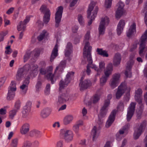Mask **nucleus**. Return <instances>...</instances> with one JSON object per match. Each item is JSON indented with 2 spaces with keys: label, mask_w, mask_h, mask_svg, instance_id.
I'll use <instances>...</instances> for the list:
<instances>
[{
  "label": "nucleus",
  "mask_w": 147,
  "mask_h": 147,
  "mask_svg": "<svg viewBox=\"0 0 147 147\" xmlns=\"http://www.w3.org/2000/svg\"><path fill=\"white\" fill-rule=\"evenodd\" d=\"M90 38V32L88 31L84 36V42L85 43V46L83 49V55L84 57L87 56L90 62H92L91 59L90 54L92 51V47L90 45L88 40Z\"/></svg>",
  "instance_id": "1"
},
{
  "label": "nucleus",
  "mask_w": 147,
  "mask_h": 147,
  "mask_svg": "<svg viewBox=\"0 0 147 147\" xmlns=\"http://www.w3.org/2000/svg\"><path fill=\"white\" fill-rule=\"evenodd\" d=\"M59 136L61 138L64 139L66 142H69L73 140V134L71 130L63 128L60 130Z\"/></svg>",
  "instance_id": "2"
},
{
  "label": "nucleus",
  "mask_w": 147,
  "mask_h": 147,
  "mask_svg": "<svg viewBox=\"0 0 147 147\" xmlns=\"http://www.w3.org/2000/svg\"><path fill=\"white\" fill-rule=\"evenodd\" d=\"M30 68V65L28 64L25 65L23 67L19 69L16 75V80L20 81L24 77L25 79L28 76L27 69H29Z\"/></svg>",
  "instance_id": "3"
},
{
  "label": "nucleus",
  "mask_w": 147,
  "mask_h": 147,
  "mask_svg": "<svg viewBox=\"0 0 147 147\" xmlns=\"http://www.w3.org/2000/svg\"><path fill=\"white\" fill-rule=\"evenodd\" d=\"M130 88L127 87L125 83H122L118 87L116 93V98L117 99H119L127 90L128 92L130 91Z\"/></svg>",
  "instance_id": "4"
},
{
  "label": "nucleus",
  "mask_w": 147,
  "mask_h": 147,
  "mask_svg": "<svg viewBox=\"0 0 147 147\" xmlns=\"http://www.w3.org/2000/svg\"><path fill=\"white\" fill-rule=\"evenodd\" d=\"M40 11L44 14L43 21L44 23L47 24L49 21L51 12L49 9L47 8L45 5H42L40 9Z\"/></svg>",
  "instance_id": "5"
},
{
  "label": "nucleus",
  "mask_w": 147,
  "mask_h": 147,
  "mask_svg": "<svg viewBox=\"0 0 147 147\" xmlns=\"http://www.w3.org/2000/svg\"><path fill=\"white\" fill-rule=\"evenodd\" d=\"M112 97V95L111 94H109L107 96L108 99L105 101L103 106L102 107L100 112V114L99 116L101 117H104L106 115L108 110V107L109 106L111 99Z\"/></svg>",
  "instance_id": "6"
},
{
  "label": "nucleus",
  "mask_w": 147,
  "mask_h": 147,
  "mask_svg": "<svg viewBox=\"0 0 147 147\" xmlns=\"http://www.w3.org/2000/svg\"><path fill=\"white\" fill-rule=\"evenodd\" d=\"M53 69V67L50 66L47 70L43 68H41L40 70V73L41 74L44 75L46 73L47 74L46 76L48 80H50L52 84L54 83L53 78L54 76V75L51 72Z\"/></svg>",
  "instance_id": "7"
},
{
  "label": "nucleus",
  "mask_w": 147,
  "mask_h": 147,
  "mask_svg": "<svg viewBox=\"0 0 147 147\" xmlns=\"http://www.w3.org/2000/svg\"><path fill=\"white\" fill-rule=\"evenodd\" d=\"M120 77L119 74H115L113 75L109 82V85L112 89H114L118 85L120 82Z\"/></svg>",
  "instance_id": "8"
},
{
  "label": "nucleus",
  "mask_w": 147,
  "mask_h": 147,
  "mask_svg": "<svg viewBox=\"0 0 147 147\" xmlns=\"http://www.w3.org/2000/svg\"><path fill=\"white\" fill-rule=\"evenodd\" d=\"M16 89L15 82H11L10 86L9 87L7 97L8 100H10L13 98Z\"/></svg>",
  "instance_id": "9"
},
{
  "label": "nucleus",
  "mask_w": 147,
  "mask_h": 147,
  "mask_svg": "<svg viewBox=\"0 0 147 147\" xmlns=\"http://www.w3.org/2000/svg\"><path fill=\"white\" fill-rule=\"evenodd\" d=\"M31 103L30 101L27 102L26 105L24 107L22 111V117L24 119H28L29 118Z\"/></svg>",
  "instance_id": "10"
},
{
  "label": "nucleus",
  "mask_w": 147,
  "mask_h": 147,
  "mask_svg": "<svg viewBox=\"0 0 147 147\" xmlns=\"http://www.w3.org/2000/svg\"><path fill=\"white\" fill-rule=\"evenodd\" d=\"M63 10V7L62 6H59L57 8V11L55 13V17L56 27H57L59 26L62 17Z\"/></svg>",
  "instance_id": "11"
},
{
  "label": "nucleus",
  "mask_w": 147,
  "mask_h": 147,
  "mask_svg": "<svg viewBox=\"0 0 147 147\" xmlns=\"http://www.w3.org/2000/svg\"><path fill=\"white\" fill-rule=\"evenodd\" d=\"M147 39V30L144 34L141 36L140 38L141 43L139 47V54L141 56L142 55L144 50L145 47V42Z\"/></svg>",
  "instance_id": "12"
},
{
  "label": "nucleus",
  "mask_w": 147,
  "mask_h": 147,
  "mask_svg": "<svg viewBox=\"0 0 147 147\" xmlns=\"http://www.w3.org/2000/svg\"><path fill=\"white\" fill-rule=\"evenodd\" d=\"M73 72H69L66 75V78L64 80H61L59 83V89L61 90L64 87L67 86L70 82V77L71 75H73Z\"/></svg>",
  "instance_id": "13"
},
{
  "label": "nucleus",
  "mask_w": 147,
  "mask_h": 147,
  "mask_svg": "<svg viewBox=\"0 0 147 147\" xmlns=\"http://www.w3.org/2000/svg\"><path fill=\"white\" fill-rule=\"evenodd\" d=\"M30 77L28 75L27 77L26 78L23 82L22 84L20 86V92L22 95H25L28 89V86L29 83Z\"/></svg>",
  "instance_id": "14"
},
{
  "label": "nucleus",
  "mask_w": 147,
  "mask_h": 147,
  "mask_svg": "<svg viewBox=\"0 0 147 147\" xmlns=\"http://www.w3.org/2000/svg\"><path fill=\"white\" fill-rule=\"evenodd\" d=\"M145 125L146 123L144 122L135 128L134 135V139H137L139 138L142 132L143 127Z\"/></svg>",
  "instance_id": "15"
},
{
  "label": "nucleus",
  "mask_w": 147,
  "mask_h": 147,
  "mask_svg": "<svg viewBox=\"0 0 147 147\" xmlns=\"http://www.w3.org/2000/svg\"><path fill=\"white\" fill-rule=\"evenodd\" d=\"M134 55L131 56L130 57V61L127 63V65L126 67V70L125 73V76L127 77L130 78L131 76L130 70L131 67L134 63L133 59L134 58Z\"/></svg>",
  "instance_id": "16"
},
{
  "label": "nucleus",
  "mask_w": 147,
  "mask_h": 147,
  "mask_svg": "<svg viewBox=\"0 0 147 147\" xmlns=\"http://www.w3.org/2000/svg\"><path fill=\"white\" fill-rule=\"evenodd\" d=\"M136 105L135 102H131L128 108L127 115V120L128 121L130 120L134 114Z\"/></svg>",
  "instance_id": "17"
},
{
  "label": "nucleus",
  "mask_w": 147,
  "mask_h": 147,
  "mask_svg": "<svg viewBox=\"0 0 147 147\" xmlns=\"http://www.w3.org/2000/svg\"><path fill=\"white\" fill-rule=\"evenodd\" d=\"M84 79V78L83 77L81 78L79 84L80 89L81 90H83L87 89L91 85V82L89 80L86 79L83 80Z\"/></svg>",
  "instance_id": "18"
},
{
  "label": "nucleus",
  "mask_w": 147,
  "mask_h": 147,
  "mask_svg": "<svg viewBox=\"0 0 147 147\" xmlns=\"http://www.w3.org/2000/svg\"><path fill=\"white\" fill-rule=\"evenodd\" d=\"M69 99L71 100V99L68 94H62L58 96L57 104L58 105L63 104Z\"/></svg>",
  "instance_id": "19"
},
{
  "label": "nucleus",
  "mask_w": 147,
  "mask_h": 147,
  "mask_svg": "<svg viewBox=\"0 0 147 147\" xmlns=\"http://www.w3.org/2000/svg\"><path fill=\"white\" fill-rule=\"evenodd\" d=\"M38 68V66L36 65H32L31 66L30 65V68L27 70L28 75L30 78V77H34L37 75Z\"/></svg>",
  "instance_id": "20"
},
{
  "label": "nucleus",
  "mask_w": 147,
  "mask_h": 147,
  "mask_svg": "<svg viewBox=\"0 0 147 147\" xmlns=\"http://www.w3.org/2000/svg\"><path fill=\"white\" fill-rule=\"evenodd\" d=\"M117 6L118 8L116 12V17L117 18H119L123 13V7L124 4L121 2H119Z\"/></svg>",
  "instance_id": "21"
},
{
  "label": "nucleus",
  "mask_w": 147,
  "mask_h": 147,
  "mask_svg": "<svg viewBox=\"0 0 147 147\" xmlns=\"http://www.w3.org/2000/svg\"><path fill=\"white\" fill-rule=\"evenodd\" d=\"M142 91L140 88H138L135 91V99L140 104L142 103Z\"/></svg>",
  "instance_id": "22"
},
{
  "label": "nucleus",
  "mask_w": 147,
  "mask_h": 147,
  "mask_svg": "<svg viewBox=\"0 0 147 147\" xmlns=\"http://www.w3.org/2000/svg\"><path fill=\"white\" fill-rule=\"evenodd\" d=\"M116 113V110H114L111 112L109 119L107 121L105 126L107 127H109L114 121Z\"/></svg>",
  "instance_id": "23"
},
{
  "label": "nucleus",
  "mask_w": 147,
  "mask_h": 147,
  "mask_svg": "<svg viewBox=\"0 0 147 147\" xmlns=\"http://www.w3.org/2000/svg\"><path fill=\"white\" fill-rule=\"evenodd\" d=\"M51 110L49 108H46L43 109L40 113V116L43 119H45L50 114Z\"/></svg>",
  "instance_id": "24"
},
{
  "label": "nucleus",
  "mask_w": 147,
  "mask_h": 147,
  "mask_svg": "<svg viewBox=\"0 0 147 147\" xmlns=\"http://www.w3.org/2000/svg\"><path fill=\"white\" fill-rule=\"evenodd\" d=\"M125 24V21L123 20H121L119 23L117 29V33L118 35H120L122 32Z\"/></svg>",
  "instance_id": "25"
},
{
  "label": "nucleus",
  "mask_w": 147,
  "mask_h": 147,
  "mask_svg": "<svg viewBox=\"0 0 147 147\" xmlns=\"http://www.w3.org/2000/svg\"><path fill=\"white\" fill-rule=\"evenodd\" d=\"M113 70V65L111 63H109L107 66L104 71L105 76L108 78L111 73Z\"/></svg>",
  "instance_id": "26"
},
{
  "label": "nucleus",
  "mask_w": 147,
  "mask_h": 147,
  "mask_svg": "<svg viewBox=\"0 0 147 147\" xmlns=\"http://www.w3.org/2000/svg\"><path fill=\"white\" fill-rule=\"evenodd\" d=\"M30 125L27 123H24L20 129L21 133L24 135L27 134L29 131Z\"/></svg>",
  "instance_id": "27"
},
{
  "label": "nucleus",
  "mask_w": 147,
  "mask_h": 147,
  "mask_svg": "<svg viewBox=\"0 0 147 147\" xmlns=\"http://www.w3.org/2000/svg\"><path fill=\"white\" fill-rule=\"evenodd\" d=\"M136 32V24L135 23H133L131 25L130 28L127 33V35L128 37H130L135 33Z\"/></svg>",
  "instance_id": "28"
},
{
  "label": "nucleus",
  "mask_w": 147,
  "mask_h": 147,
  "mask_svg": "<svg viewBox=\"0 0 147 147\" xmlns=\"http://www.w3.org/2000/svg\"><path fill=\"white\" fill-rule=\"evenodd\" d=\"M58 47L57 45L56 44L52 50L50 57V61L51 62L53 61L58 55Z\"/></svg>",
  "instance_id": "29"
},
{
  "label": "nucleus",
  "mask_w": 147,
  "mask_h": 147,
  "mask_svg": "<svg viewBox=\"0 0 147 147\" xmlns=\"http://www.w3.org/2000/svg\"><path fill=\"white\" fill-rule=\"evenodd\" d=\"M121 60V56L119 53H116L114 56L113 59V63L114 65L116 66L119 65Z\"/></svg>",
  "instance_id": "30"
},
{
  "label": "nucleus",
  "mask_w": 147,
  "mask_h": 147,
  "mask_svg": "<svg viewBox=\"0 0 147 147\" xmlns=\"http://www.w3.org/2000/svg\"><path fill=\"white\" fill-rule=\"evenodd\" d=\"M73 119V116L71 115H68L65 116L63 119V123L65 125L69 124Z\"/></svg>",
  "instance_id": "31"
},
{
  "label": "nucleus",
  "mask_w": 147,
  "mask_h": 147,
  "mask_svg": "<svg viewBox=\"0 0 147 147\" xmlns=\"http://www.w3.org/2000/svg\"><path fill=\"white\" fill-rule=\"evenodd\" d=\"M99 132L96 126H94L92 130L91 135L92 137V140H95L98 136Z\"/></svg>",
  "instance_id": "32"
},
{
  "label": "nucleus",
  "mask_w": 147,
  "mask_h": 147,
  "mask_svg": "<svg viewBox=\"0 0 147 147\" xmlns=\"http://www.w3.org/2000/svg\"><path fill=\"white\" fill-rule=\"evenodd\" d=\"M72 45L71 43L68 42L65 51V55L66 57H69L72 52Z\"/></svg>",
  "instance_id": "33"
},
{
  "label": "nucleus",
  "mask_w": 147,
  "mask_h": 147,
  "mask_svg": "<svg viewBox=\"0 0 147 147\" xmlns=\"http://www.w3.org/2000/svg\"><path fill=\"white\" fill-rule=\"evenodd\" d=\"M66 63V60H64L61 61L58 66L56 67L55 72H56L57 70H59L61 71L63 70L65 66Z\"/></svg>",
  "instance_id": "34"
},
{
  "label": "nucleus",
  "mask_w": 147,
  "mask_h": 147,
  "mask_svg": "<svg viewBox=\"0 0 147 147\" xmlns=\"http://www.w3.org/2000/svg\"><path fill=\"white\" fill-rule=\"evenodd\" d=\"M102 21L101 22H100V25L98 28L99 34L103 35L105 33L106 26H104L102 24Z\"/></svg>",
  "instance_id": "35"
},
{
  "label": "nucleus",
  "mask_w": 147,
  "mask_h": 147,
  "mask_svg": "<svg viewBox=\"0 0 147 147\" xmlns=\"http://www.w3.org/2000/svg\"><path fill=\"white\" fill-rule=\"evenodd\" d=\"M87 56L86 55V57H84L83 56V57L84 58V59L87 61V62L88 63V64L87 65V70H86V72L88 75H89L90 72H91V70L90 69V64H91L92 63V57H91V54H90V57H91V60H92V62H90V59H89L87 57Z\"/></svg>",
  "instance_id": "36"
},
{
  "label": "nucleus",
  "mask_w": 147,
  "mask_h": 147,
  "mask_svg": "<svg viewBox=\"0 0 147 147\" xmlns=\"http://www.w3.org/2000/svg\"><path fill=\"white\" fill-rule=\"evenodd\" d=\"M96 4V3L94 2H92L89 4L88 9L87 10V17L90 18L91 14V12L92 10Z\"/></svg>",
  "instance_id": "37"
},
{
  "label": "nucleus",
  "mask_w": 147,
  "mask_h": 147,
  "mask_svg": "<svg viewBox=\"0 0 147 147\" xmlns=\"http://www.w3.org/2000/svg\"><path fill=\"white\" fill-rule=\"evenodd\" d=\"M96 51L98 54L99 55L104 57H108L109 55L107 52L105 50H103L102 49L97 48Z\"/></svg>",
  "instance_id": "38"
},
{
  "label": "nucleus",
  "mask_w": 147,
  "mask_h": 147,
  "mask_svg": "<svg viewBox=\"0 0 147 147\" xmlns=\"http://www.w3.org/2000/svg\"><path fill=\"white\" fill-rule=\"evenodd\" d=\"M98 10V7L97 6H96L94 8V11L93 12V15L91 17L90 20L88 22L89 25H90L92 24V21L95 18L96 16Z\"/></svg>",
  "instance_id": "39"
},
{
  "label": "nucleus",
  "mask_w": 147,
  "mask_h": 147,
  "mask_svg": "<svg viewBox=\"0 0 147 147\" xmlns=\"http://www.w3.org/2000/svg\"><path fill=\"white\" fill-rule=\"evenodd\" d=\"M40 134V131L35 129L31 130L29 133V136L31 137H33L34 136H36L37 137Z\"/></svg>",
  "instance_id": "40"
},
{
  "label": "nucleus",
  "mask_w": 147,
  "mask_h": 147,
  "mask_svg": "<svg viewBox=\"0 0 147 147\" xmlns=\"http://www.w3.org/2000/svg\"><path fill=\"white\" fill-rule=\"evenodd\" d=\"M48 34L47 31L45 30H43L40 35L38 36L37 39L39 41H41Z\"/></svg>",
  "instance_id": "41"
},
{
  "label": "nucleus",
  "mask_w": 147,
  "mask_h": 147,
  "mask_svg": "<svg viewBox=\"0 0 147 147\" xmlns=\"http://www.w3.org/2000/svg\"><path fill=\"white\" fill-rule=\"evenodd\" d=\"M26 28V26L23 23L22 21L20 22L19 24L17 27V30L18 31L21 30L24 31L25 30Z\"/></svg>",
  "instance_id": "42"
},
{
  "label": "nucleus",
  "mask_w": 147,
  "mask_h": 147,
  "mask_svg": "<svg viewBox=\"0 0 147 147\" xmlns=\"http://www.w3.org/2000/svg\"><path fill=\"white\" fill-rule=\"evenodd\" d=\"M102 21V24L104 26H106L109 24V18L107 16H105L101 18L100 22Z\"/></svg>",
  "instance_id": "43"
},
{
  "label": "nucleus",
  "mask_w": 147,
  "mask_h": 147,
  "mask_svg": "<svg viewBox=\"0 0 147 147\" xmlns=\"http://www.w3.org/2000/svg\"><path fill=\"white\" fill-rule=\"evenodd\" d=\"M18 143V139L15 138L11 141L10 147H17Z\"/></svg>",
  "instance_id": "44"
},
{
  "label": "nucleus",
  "mask_w": 147,
  "mask_h": 147,
  "mask_svg": "<svg viewBox=\"0 0 147 147\" xmlns=\"http://www.w3.org/2000/svg\"><path fill=\"white\" fill-rule=\"evenodd\" d=\"M108 78L105 76H102L100 79V86H104L107 82Z\"/></svg>",
  "instance_id": "45"
},
{
  "label": "nucleus",
  "mask_w": 147,
  "mask_h": 147,
  "mask_svg": "<svg viewBox=\"0 0 147 147\" xmlns=\"http://www.w3.org/2000/svg\"><path fill=\"white\" fill-rule=\"evenodd\" d=\"M105 63L104 62H101L99 63V68H98L97 72L98 73L101 72L105 68Z\"/></svg>",
  "instance_id": "46"
},
{
  "label": "nucleus",
  "mask_w": 147,
  "mask_h": 147,
  "mask_svg": "<svg viewBox=\"0 0 147 147\" xmlns=\"http://www.w3.org/2000/svg\"><path fill=\"white\" fill-rule=\"evenodd\" d=\"M21 107V102L20 100H18L16 101L14 105V109L18 111Z\"/></svg>",
  "instance_id": "47"
},
{
  "label": "nucleus",
  "mask_w": 147,
  "mask_h": 147,
  "mask_svg": "<svg viewBox=\"0 0 147 147\" xmlns=\"http://www.w3.org/2000/svg\"><path fill=\"white\" fill-rule=\"evenodd\" d=\"M78 19L80 24L82 26H83L84 23V21L82 16L81 14L78 16Z\"/></svg>",
  "instance_id": "48"
},
{
  "label": "nucleus",
  "mask_w": 147,
  "mask_h": 147,
  "mask_svg": "<svg viewBox=\"0 0 147 147\" xmlns=\"http://www.w3.org/2000/svg\"><path fill=\"white\" fill-rule=\"evenodd\" d=\"M40 50L38 49H35L31 52V54L34 55L35 57H38L39 56L40 53Z\"/></svg>",
  "instance_id": "49"
},
{
  "label": "nucleus",
  "mask_w": 147,
  "mask_h": 147,
  "mask_svg": "<svg viewBox=\"0 0 147 147\" xmlns=\"http://www.w3.org/2000/svg\"><path fill=\"white\" fill-rule=\"evenodd\" d=\"M18 111L14 109L10 111L9 112L10 118L11 119H13L14 116L16 115V113Z\"/></svg>",
  "instance_id": "50"
},
{
  "label": "nucleus",
  "mask_w": 147,
  "mask_h": 147,
  "mask_svg": "<svg viewBox=\"0 0 147 147\" xmlns=\"http://www.w3.org/2000/svg\"><path fill=\"white\" fill-rule=\"evenodd\" d=\"M87 109L84 107L82 110V115L84 118L85 119H88V117L86 115L87 113Z\"/></svg>",
  "instance_id": "51"
},
{
  "label": "nucleus",
  "mask_w": 147,
  "mask_h": 147,
  "mask_svg": "<svg viewBox=\"0 0 147 147\" xmlns=\"http://www.w3.org/2000/svg\"><path fill=\"white\" fill-rule=\"evenodd\" d=\"M112 0H105V7L107 8L110 7L111 5Z\"/></svg>",
  "instance_id": "52"
},
{
  "label": "nucleus",
  "mask_w": 147,
  "mask_h": 147,
  "mask_svg": "<svg viewBox=\"0 0 147 147\" xmlns=\"http://www.w3.org/2000/svg\"><path fill=\"white\" fill-rule=\"evenodd\" d=\"M31 53H26L24 56V62H26L30 58L31 55Z\"/></svg>",
  "instance_id": "53"
},
{
  "label": "nucleus",
  "mask_w": 147,
  "mask_h": 147,
  "mask_svg": "<svg viewBox=\"0 0 147 147\" xmlns=\"http://www.w3.org/2000/svg\"><path fill=\"white\" fill-rule=\"evenodd\" d=\"M7 34V32H2L0 33V42L4 40V37Z\"/></svg>",
  "instance_id": "54"
},
{
  "label": "nucleus",
  "mask_w": 147,
  "mask_h": 147,
  "mask_svg": "<svg viewBox=\"0 0 147 147\" xmlns=\"http://www.w3.org/2000/svg\"><path fill=\"white\" fill-rule=\"evenodd\" d=\"M32 143L29 141H26L25 142L22 147H31Z\"/></svg>",
  "instance_id": "55"
},
{
  "label": "nucleus",
  "mask_w": 147,
  "mask_h": 147,
  "mask_svg": "<svg viewBox=\"0 0 147 147\" xmlns=\"http://www.w3.org/2000/svg\"><path fill=\"white\" fill-rule=\"evenodd\" d=\"M36 91L39 92L41 88V83L40 81H38L36 86Z\"/></svg>",
  "instance_id": "56"
},
{
  "label": "nucleus",
  "mask_w": 147,
  "mask_h": 147,
  "mask_svg": "<svg viewBox=\"0 0 147 147\" xmlns=\"http://www.w3.org/2000/svg\"><path fill=\"white\" fill-rule=\"evenodd\" d=\"M6 50L5 53L6 54L9 55L12 52V50L10 48V46H8L5 48Z\"/></svg>",
  "instance_id": "57"
},
{
  "label": "nucleus",
  "mask_w": 147,
  "mask_h": 147,
  "mask_svg": "<svg viewBox=\"0 0 147 147\" xmlns=\"http://www.w3.org/2000/svg\"><path fill=\"white\" fill-rule=\"evenodd\" d=\"M63 141L61 140L58 141L56 142L55 147H63Z\"/></svg>",
  "instance_id": "58"
},
{
  "label": "nucleus",
  "mask_w": 147,
  "mask_h": 147,
  "mask_svg": "<svg viewBox=\"0 0 147 147\" xmlns=\"http://www.w3.org/2000/svg\"><path fill=\"white\" fill-rule=\"evenodd\" d=\"M125 130V129L123 128L122 129H121L119 131V133H117V134L116 136L117 138V139L118 140H119V138H120V137L119 135L123 134Z\"/></svg>",
  "instance_id": "59"
},
{
  "label": "nucleus",
  "mask_w": 147,
  "mask_h": 147,
  "mask_svg": "<svg viewBox=\"0 0 147 147\" xmlns=\"http://www.w3.org/2000/svg\"><path fill=\"white\" fill-rule=\"evenodd\" d=\"M4 26L6 27L7 26L9 25L10 24V21L7 19L5 15L4 16Z\"/></svg>",
  "instance_id": "60"
},
{
  "label": "nucleus",
  "mask_w": 147,
  "mask_h": 147,
  "mask_svg": "<svg viewBox=\"0 0 147 147\" xmlns=\"http://www.w3.org/2000/svg\"><path fill=\"white\" fill-rule=\"evenodd\" d=\"M124 106L122 102L119 103L117 107L118 109L121 111H123V110Z\"/></svg>",
  "instance_id": "61"
},
{
  "label": "nucleus",
  "mask_w": 147,
  "mask_h": 147,
  "mask_svg": "<svg viewBox=\"0 0 147 147\" xmlns=\"http://www.w3.org/2000/svg\"><path fill=\"white\" fill-rule=\"evenodd\" d=\"M100 96L97 94H96L94 96L93 102L94 103H96L99 100Z\"/></svg>",
  "instance_id": "62"
},
{
  "label": "nucleus",
  "mask_w": 147,
  "mask_h": 147,
  "mask_svg": "<svg viewBox=\"0 0 147 147\" xmlns=\"http://www.w3.org/2000/svg\"><path fill=\"white\" fill-rule=\"evenodd\" d=\"M73 130L76 133H78L79 130V126L76 124L74 125L73 127Z\"/></svg>",
  "instance_id": "63"
},
{
  "label": "nucleus",
  "mask_w": 147,
  "mask_h": 147,
  "mask_svg": "<svg viewBox=\"0 0 147 147\" xmlns=\"http://www.w3.org/2000/svg\"><path fill=\"white\" fill-rule=\"evenodd\" d=\"M14 9V7H11L6 11V13L7 14L9 15L12 13Z\"/></svg>",
  "instance_id": "64"
}]
</instances>
